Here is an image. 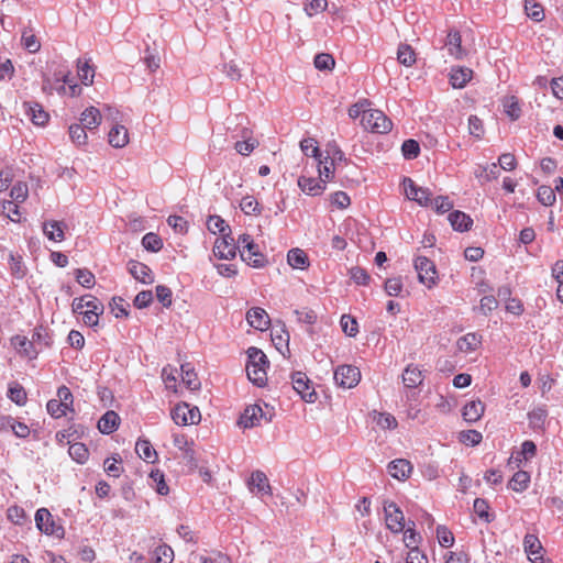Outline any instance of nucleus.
Listing matches in <instances>:
<instances>
[{
  "label": "nucleus",
  "instance_id": "f8f14e48",
  "mask_svg": "<svg viewBox=\"0 0 563 563\" xmlns=\"http://www.w3.org/2000/svg\"><path fill=\"white\" fill-rule=\"evenodd\" d=\"M334 380L343 388H353L361 380V372L353 365H340L334 371Z\"/></svg>",
  "mask_w": 563,
  "mask_h": 563
},
{
  "label": "nucleus",
  "instance_id": "cd10ccee",
  "mask_svg": "<svg viewBox=\"0 0 563 563\" xmlns=\"http://www.w3.org/2000/svg\"><path fill=\"white\" fill-rule=\"evenodd\" d=\"M120 424V417L113 410H108L98 421V429L103 434H111Z\"/></svg>",
  "mask_w": 563,
  "mask_h": 563
},
{
  "label": "nucleus",
  "instance_id": "f257e3e1",
  "mask_svg": "<svg viewBox=\"0 0 563 563\" xmlns=\"http://www.w3.org/2000/svg\"><path fill=\"white\" fill-rule=\"evenodd\" d=\"M246 374L249 379L256 386L263 387L267 383V368L269 361L265 353L252 346L247 350Z\"/></svg>",
  "mask_w": 563,
  "mask_h": 563
},
{
  "label": "nucleus",
  "instance_id": "4c0bfd02",
  "mask_svg": "<svg viewBox=\"0 0 563 563\" xmlns=\"http://www.w3.org/2000/svg\"><path fill=\"white\" fill-rule=\"evenodd\" d=\"M530 483V475L526 471H518L508 483V487L517 493L526 490Z\"/></svg>",
  "mask_w": 563,
  "mask_h": 563
},
{
  "label": "nucleus",
  "instance_id": "338daca9",
  "mask_svg": "<svg viewBox=\"0 0 563 563\" xmlns=\"http://www.w3.org/2000/svg\"><path fill=\"white\" fill-rule=\"evenodd\" d=\"M437 538L443 548H451L454 544V536L445 526H438Z\"/></svg>",
  "mask_w": 563,
  "mask_h": 563
},
{
  "label": "nucleus",
  "instance_id": "4468645a",
  "mask_svg": "<svg viewBox=\"0 0 563 563\" xmlns=\"http://www.w3.org/2000/svg\"><path fill=\"white\" fill-rule=\"evenodd\" d=\"M86 309L84 310L82 320L88 327H96L99 322V317L103 313L104 307L102 302L95 296L89 295Z\"/></svg>",
  "mask_w": 563,
  "mask_h": 563
},
{
  "label": "nucleus",
  "instance_id": "de8ad7c7",
  "mask_svg": "<svg viewBox=\"0 0 563 563\" xmlns=\"http://www.w3.org/2000/svg\"><path fill=\"white\" fill-rule=\"evenodd\" d=\"M7 517L12 523L19 526H23L25 522L29 521L25 510L16 505L8 508Z\"/></svg>",
  "mask_w": 563,
  "mask_h": 563
},
{
  "label": "nucleus",
  "instance_id": "7c9ffc66",
  "mask_svg": "<svg viewBox=\"0 0 563 563\" xmlns=\"http://www.w3.org/2000/svg\"><path fill=\"white\" fill-rule=\"evenodd\" d=\"M423 380V375L420 368L416 365H408L402 374V382L408 388L418 387Z\"/></svg>",
  "mask_w": 563,
  "mask_h": 563
},
{
  "label": "nucleus",
  "instance_id": "4d7b16f0",
  "mask_svg": "<svg viewBox=\"0 0 563 563\" xmlns=\"http://www.w3.org/2000/svg\"><path fill=\"white\" fill-rule=\"evenodd\" d=\"M459 440L461 443H463L465 445L475 446L482 442L483 435L477 430H466V431L460 432Z\"/></svg>",
  "mask_w": 563,
  "mask_h": 563
},
{
  "label": "nucleus",
  "instance_id": "a18cd8bd",
  "mask_svg": "<svg viewBox=\"0 0 563 563\" xmlns=\"http://www.w3.org/2000/svg\"><path fill=\"white\" fill-rule=\"evenodd\" d=\"M109 306L115 318H126L129 316L130 305L122 297H113Z\"/></svg>",
  "mask_w": 563,
  "mask_h": 563
},
{
  "label": "nucleus",
  "instance_id": "79ce46f5",
  "mask_svg": "<svg viewBox=\"0 0 563 563\" xmlns=\"http://www.w3.org/2000/svg\"><path fill=\"white\" fill-rule=\"evenodd\" d=\"M69 137L77 146L86 145L88 140L86 128L78 123L71 124L69 126Z\"/></svg>",
  "mask_w": 563,
  "mask_h": 563
},
{
  "label": "nucleus",
  "instance_id": "7ed1b4c3",
  "mask_svg": "<svg viewBox=\"0 0 563 563\" xmlns=\"http://www.w3.org/2000/svg\"><path fill=\"white\" fill-rule=\"evenodd\" d=\"M55 84H52L51 79H46L43 82V90L52 95L53 91H57L60 96L76 97L81 92V88L69 79V74L59 73L55 75Z\"/></svg>",
  "mask_w": 563,
  "mask_h": 563
},
{
  "label": "nucleus",
  "instance_id": "aec40b11",
  "mask_svg": "<svg viewBox=\"0 0 563 563\" xmlns=\"http://www.w3.org/2000/svg\"><path fill=\"white\" fill-rule=\"evenodd\" d=\"M129 273L142 284H153L154 274L152 269L144 263L130 261L128 264Z\"/></svg>",
  "mask_w": 563,
  "mask_h": 563
},
{
  "label": "nucleus",
  "instance_id": "e2e57ef3",
  "mask_svg": "<svg viewBox=\"0 0 563 563\" xmlns=\"http://www.w3.org/2000/svg\"><path fill=\"white\" fill-rule=\"evenodd\" d=\"M142 245L147 251L158 252L163 247V242L157 234L151 232L143 236Z\"/></svg>",
  "mask_w": 563,
  "mask_h": 563
},
{
  "label": "nucleus",
  "instance_id": "0e129e2a",
  "mask_svg": "<svg viewBox=\"0 0 563 563\" xmlns=\"http://www.w3.org/2000/svg\"><path fill=\"white\" fill-rule=\"evenodd\" d=\"M538 200L543 206H552L555 202V191L549 186H540L537 192Z\"/></svg>",
  "mask_w": 563,
  "mask_h": 563
},
{
  "label": "nucleus",
  "instance_id": "3c124183",
  "mask_svg": "<svg viewBox=\"0 0 563 563\" xmlns=\"http://www.w3.org/2000/svg\"><path fill=\"white\" fill-rule=\"evenodd\" d=\"M340 324L342 328V331L351 336L354 338L358 333V324L355 318L351 317L350 314H343L340 320Z\"/></svg>",
  "mask_w": 563,
  "mask_h": 563
},
{
  "label": "nucleus",
  "instance_id": "8fccbe9b",
  "mask_svg": "<svg viewBox=\"0 0 563 563\" xmlns=\"http://www.w3.org/2000/svg\"><path fill=\"white\" fill-rule=\"evenodd\" d=\"M150 479L152 481V486L155 487L159 495L168 494L169 488L165 483L164 474L159 470L152 471L150 473Z\"/></svg>",
  "mask_w": 563,
  "mask_h": 563
},
{
  "label": "nucleus",
  "instance_id": "f03ea898",
  "mask_svg": "<svg viewBox=\"0 0 563 563\" xmlns=\"http://www.w3.org/2000/svg\"><path fill=\"white\" fill-rule=\"evenodd\" d=\"M273 418V408L265 405V409L254 404L247 406L240 417L239 424L243 428H253L263 423H268Z\"/></svg>",
  "mask_w": 563,
  "mask_h": 563
},
{
  "label": "nucleus",
  "instance_id": "39448f33",
  "mask_svg": "<svg viewBox=\"0 0 563 563\" xmlns=\"http://www.w3.org/2000/svg\"><path fill=\"white\" fill-rule=\"evenodd\" d=\"M413 264L418 274V279L422 285L429 289L437 286L439 275L435 264L430 258L426 256H417Z\"/></svg>",
  "mask_w": 563,
  "mask_h": 563
},
{
  "label": "nucleus",
  "instance_id": "dca6fc26",
  "mask_svg": "<svg viewBox=\"0 0 563 563\" xmlns=\"http://www.w3.org/2000/svg\"><path fill=\"white\" fill-rule=\"evenodd\" d=\"M24 112L30 120L38 126H44L48 120L49 114L43 108V106L36 101H26L23 103Z\"/></svg>",
  "mask_w": 563,
  "mask_h": 563
},
{
  "label": "nucleus",
  "instance_id": "69168bd1",
  "mask_svg": "<svg viewBox=\"0 0 563 563\" xmlns=\"http://www.w3.org/2000/svg\"><path fill=\"white\" fill-rule=\"evenodd\" d=\"M240 208L245 214H258L260 203L253 196H245L240 202Z\"/></svg>",
  "mask_w": 563,
  "mask_h": 563
},
{
  "label": "nucleus",
  "instance_id": "5701e85b",
  "mask_svg": "<svg viewBox=\"0 0 563 563\" xmlns=\"http://www.w3.org/2000/svg\"><path fill=\"white\" fill-rule=\"evenodd\" d=\"M249 486L251 492H256L257 494L262 495H272V487L269 485L268 478L266 474L262 471H255L252 473Z\"/></svg>",
  "mask_w": 563,
  "mask_h": 563
},
{
  "label": "nucleus",
  "instance_id": "774afa93",
  "mask_svg": "<svg viewBox=\"0 0 563 563\" xmlns=\"http://www.w3.org/2000/svg\"><path fill=\"white\" fill-rule=\"evenodd\" d=\"M104 471L109 476L119 477L122 473L121 459L108 457L103 462Z\"/></svg>",
  "mask_w": 563,
  "mask_h": 563
},
{
  "label": "nucleus",
  "instance_id": "6e6d98bb",
  "mask_svg": "<svg viewBox=\"0 0 563 563\" xmlns=\"http://www.w3.org/2000/svg\"><path fill=\"white\" fill-rule=\"evenodd\" d=\"M207 228L210 232L213 234L222 233L227 230L230 231L229 225L225 223V221L220 216H210L207 220Z\"/></svg>",
  "mask_w": 563,
  "mask_h": 563
},
{
  "label": "nucleus",
  "instance_id": "6ab92c4d",
  "mask_svg": "<svg viewBox=\"0 0 563 563\" xmlns=\"http://www.w3.org/2000/svg\"><path fill=\"white\" fill-rule=\"evenodd\" d=\"M11 343L16 350V352L23 357L34 360L38 355L35 343L24 335L13 336L11 339Z\"/></svg>",
  "mask_w": 563,
  "mask_h": 563
},
{
  "label": "nucleus",
  "instance_id": "a211bd4d",
  "mask_svg": "<svg viewBox=\"0 0 563 563\" xmlns=\"http://www.w3.org/2000/svg\"><path fill=\"white\" fill-rule=\"evenodd\" d=\"M249 324L260 331H265L271 325V318L265 309L253 307L246 312Z\"/></svg>",
  "mask_w": 563,
  "mask_h": 563
},
{
  "label": "nucleus",
  "instance_id": "1a4fd4ad",
  "mask_svg": "<svg viewBox=\"0 0 563 563\" xmlns=\"http://www.w3.org/2000/svg\"><path fill=\"white\" fill-rule=\"evenodd\" d=\"M523 551L531 563H552L551 559L545 556V550L536 534L525 536Z\"/></svg>",
  "mask_w": 563,
  "mask_h": 563
},
{
  "label": "nucleus",
  "instance_id": "ddd939ff",
  "mask_svg": "<svg viewBox=\"0 0 563 563\" xmlns=\"http://www.w3.org/2000/svg\"><path fill=\"white\" fill-rule=\"evenodd\" d=\"M292 387L306 402H314L317 394L308 376L302 372H296L291 376Z\"/></svg>",
  "mask_w": 563,
  "mask_h": 563
},
{
  "label": "nucleus",
  "instance_id": "c756f323",
  "mask_svg": "<svg viewBox=\"0 0 563 563\" xmlns=\"http://www.w3.org/2000/svg\"><path fill=\"white\" fill-rule=\"evenodd\" d=\"M287 262L295 269H307L310 265L307 253L298 247L288 251Z\"/></svg>",
  "mask_w": 563,
  "mask_h": 563
},
{
  "label": "nucleus",
  "instance_id": "603ef678",
  "mask_svg": "<svg viewBox=\"0 0 563 563\" xmlns=\"http://www.w3.org/2000/svg\"><path fill=\"white\" fill-rule=\"evenodd\" d=\"M75 277L78 284L88 289L92 288L96 284L95 275L86 268L76 269Z\"/></svg>",
  "mask_w": 563,
  "mask_h": 563
},
{
  "label": "nucleus",
  "instance_id": "c03bdc74",
  "mask_svg": "<svg viewBox=\"0 0 563 563\" xmlns=\"http://www.w3.org/2000/svg\"><path fill=\"white\" fill-rule=\"evenodd\" d=\"M70 457L77 463L84 464L89 457V451L84 443H73L68 449Z\"/></svg>",
  "mask_w": 563,
  "mask_h": 563
},
{
  "label": "nucleus",
  "instance_id": "ea45409f",
  "mask_svg": "<svg viewBox=\"0 0 563 563\" xmlns=\"http://www.w3.org/2000/svg\"><path fill=\"white\" fill-rule=\"evenodd\" d=\"M397 59L406 67H411L416 63V53L408 44H400L397 51Z\"/></svg>",
  "mask_w": 563,
  "mask_h": 563
},
{
  "label": "nucleus",
  "instance_id": "37998d69",
  "mask_svg": "<svg viewBox=\"0 0 563 563\" xmlns=\"http://www.w3.org/2000/svg\"><path fill=\"white\" fill-rule=\"evenodd\" d=\"M415 522H410V525L408 526V528L405 530L404 529V542H405V545L410 550H419L418 549V544L421 540V537L419 536V533L416 532L415 530Z\"/></svg>",
  "mask_w": 563,
  "mask_h": 563
},
{
  "label": "nucleus",
  "instance_id": "49530a36",
  "mask_svg": "<svg viewBox=\"0 0 563 563\" xmlns=\"http://www.w3.org/2000/svg\"><path fill=\"white\" fill-rule=\"evenodd\" d=\"M374 420L376 424L383 430H391L397 427L396 418L388 412H374Z\"/></svg>",
  "mask_w": 563,
  "mask_h": 563
},
{
  "label": "nucleus",
  "instance_id": "412c9836",
  "mask_svg": "<svg viewBox=\"0 0 563 563\" xmlns=\"http://www.w3.org/2000/svg\"><path fill=\"white\" fill-rule=\"evenodd\" d=\"M412 464L406 459H397L388 464V473L398 481L409 478L412 473Z\"/></svg>",
  "mask_w": 563,
  "mask_h": 563
},
{
  "label": "nucleus",
  "instance_id": "680f3d73",
  "mask_svg": "<svg viewBox=\"0 0 563 563\" xmlns=\"http://www.w3.org/2000/svg\"><path fill=\"white\" fill-rule=\"evenodd\" d=\"M313 64L319 70H331L335 65V60L332 55L320 53L316 55Z\"/></svg>",
  "mask_w": 563,
  "mask_h": 563
},
{
  "label": "nucleus",
  "instance_id": "e433bc0d",
  "mask_svg": "<svg viewBox=\"0 0 563 563\" xmlns=\"http://www.w3.org/2000/svg\"><path fill=\"white\" fill-rule=\"evenodd\" d=\"M181 383L190 390H197L200 387V380L188 363L181 365Z\"/></svg>",
  "mask_w": 563,
  "mask_h": 563
},
{
  "label": "nucleus",
  "instance_id": "a878e982",
  "mask_svg": "<svg viewBox=\"0 0 563 563\" xmlns=\"http://www.w3.org/2000/svg\"><path fill=\"white\" fill-rule=\"evenodd\" d=\"M66 228L67 225L62 221H45L43 223V233L51 241L62 242L65 239Z\"/></svg>",
  "mask_w": 563,
  "mask_h": 563
},
{
  "label": "nucleus",
  "instance_id": "58836bf2",
  "mask_svg": "<svg viewBox=\"0 0 563 563\" xmlns=\"http://www.w3.org/2000/svg\"><path fill=\"white\" fill-rule=\"evenodd\" d=\"M153 563H173L174 551L167 544H161L155 548L152 556Z\"/></svg>",
  "mask_w": 563,
  "mask_h": 563
},
{
  "label": "nucleus",
  "instance_id": "b1692460",
  "mask_svg": "<svg viewBox=\"0 0 563 563\" xmlns=\"http://www.w3.org/2000/svg\"><path fill=\"white\" fill-rule=\"evenodd\" d=\"M445 46L449 54L455 59H462L466 56V49L462 46V37L459 31L449 32Z\"/></svg>",
  "mask_w": 563,
  "mask_h": 563
},
{
  "label": "nucleus",
  "instance_id": "13d9d810",
  "mask_svg": "<svg viewBox=\"0 0 563 563\" xmlns=\"http://www.w3.org/2000/svg\"><path fill=\"white\" fill-rule=\"evenodd\" d=\"M78 76L84 85L89 86L93 82L95 69L89 65L88 62H79Z\"/></svg>",
  "mask_w": 563,
  "mask_h": 563
},
{
  "label": "nucleus",
  "instance_id": "9b49d317",
  "mask_svg": "<svg viewBox=\"0 0 563 563\" xmlns=\"http://www.w3.org/2000/svg\"><path fill=\"white\" fill-rule=\"evenodd\" d=\"M342 157H343V152L338 146H334L332 157L329 155L322 157V155H321L320 157L316 158L317 165H318L319 178L321 180H323L325 184L329 181H332L334 179V174H335L334 159L335 158L342 159Z\"/></svg>",
  "mask_w": 563,
  "mask_h": 563
},
{
  "label": "nucleus",
  "instance_id": "9d476101",
  "mask_svg": "<svg viewBox=\"0 0 563 563\" xmlns=\"http://www.w3.org/2000/svg\"><path fill=\"white\" fill-rule=\"evenodd\" d=\"M404 191L409 200L422 207L432 205V194L429 188L418 186L411 178L406 177L402 181Z\"/></svg>",
  "mask_w": 563,
  "mask_h": 563
},
{
  "label": "nucleus",
  "instance_id": "bf43d9fd",
  "mask_svg": "<svg viewBox=\"0 0 563 563\" xmlns=\"http://www.w3.org/2000/svg\"><path fill=\"white\" fill-rule=\"evenodd\" d=\"M401 152L406 159H413L420 154V145L416 140H406L401 145Z\"/></svg>",
  "mask_w": 563,
  "mask_h": 563
},
{
  "label": "nucleus",
  "instance_id": "c85d7f7f",
  "mask_svg": "<svg viewBox=\"0 0 563 563\" xmlns=\"http://www.w3.org/2000/svg\"><path fill=\"white\" fill-rule=\"evenodd\" d=\"M102 122V115L96 107H88L80 114V124L89 130L97 129Z\"/></svg>",
  "mask_w": 563,
  "mask_h": 563
},
{
  "label": "nucleus",
  "instance_id": "393cba45",
  "mask_svg": "<svg viewBox=\"0 0 563 563\" xmlns=\"http://www.w3.org/2000/svg\"><path fill=\"white\" fill-rule=\"evenodd\" d=\"M109 144L115 148H122L129 144V131L122 124H115L108 134Z\"/></svg>",
  "mask_w": 563,
  "mask_h": 563
},
{
  "label": "nucleus",
  "instance_id": "f704fd0d",
  "mask_svg": "<svg viewBox=\"0 0 563 563\" xmlns=\"http://www.w3.org/2000/svg\"><path fill=\"white\" fill-rule=\"evenodd\" d=\"M30 340L35 343L36 350L38 353H41L43 350L49 347L52 344V339H51L48 331L45 328H43L42 325L36 327L33 330V333H32V336Z\"/></svg>",
  "mask_w": 563,
  "mask_h": 563
},
{
  "label": "nucleus",
  "instance_id": "a19ab883",
  "mask_svg": "<svg viewBox=\"0 0 563 563\" xmlns=\"http://www.w3.org/2000/svg\"><path fill=\"white\" fill-rule=\"evenodd\" d=\"M552 277L558 283L556 298L563 303V261H556L551 269Z\"/></svg>",
  "mask_w": 563,
  "mask_h": 563
},
{
  "label": "nucleus",
  "instance_id": "09e8293b",
  "mask_svg": "<svg viewBox=\"0 0 563 563\" xmlns=\"http://www.w3.org/2000/svg\"><path fill=\"white\" fill-rule=\"evenodd\" d=\"M300 148H301L302 153L307 156H311L313 158H318L321 156V152H320L318 142L313 137L303 139L300 142Z\"/></svg>",
  "mask_w": 563,
  "mask_h": 563
},
{
  "label": "nucleus",
  "instance_id": "6e6552de",
  "mask_svg": "<svg viewBox=\"0 0 563 563\" xmlns=\"http://www.w3.org/2000/svg\"><path fill=\"white\" fill-rule=\"evenodd\" d=\"M385 523L393 533H400L406 527L405 515L395 501H384Z\"/></svg>",
  "mask_w": 563,
  "mask_h": 563
},
{
  "label": "nucleus",
  "instance_id": "052dcab7",
  "mask_svg": "<svg viewBox=\"0 0 563 563\" xmlns=\"http://www.w3.org/2000/svg\"><path fill=\"white\" fill-rule=\"evenodd\" d=\"M8 397L19 406L24 405L27 399L25 389L19 384L10 386Z\"/></svg>",
  "mask_w": 563,
  "mask_h": 563
},
{
  "label": "nucleus",
  "instance_id": "0eeeda50",
  "mask_svg": "<svg viewBox=\"0 0 563 563\" xmlns=\"http://www.w3.org/2000/svg\"><path fill=\"white\" fill-rule=\"evenodd\" d=\"M35 523L36 528L47 536H53L56 538L64 537V528L55 522L52 514L46 508L37 509L35 512Z\"/></svg>",
  "mask_w": 563,
  "mask_h": 563
},
{
  "label": "nucleus",
  "instance_id": "bb28decb",
  "mask_svg": "<svg viewBox=\"0 0 563 563\" xmlns=\"http://www.w3.org/2000/svg\"><path fill=\"white\" fill-rule=\"evenodd\" d=\"M473 77V70L468 67L456 66L451 69L450 82L454 88H464Z\"/></svg>",
  "mask_w": 563,
  "mask_h": 563
},
{
  "label": "nucleus",
  "instance_id": "c9c22d12",
  "mask_svg": "<svg viewBox=\"0 0 563 563\" xmlns=\"http://www.w3.org/2000/svg\"><path fill=\"white\" fill-rule=\"evenodd\" d=\"M135 452L147 463H154L157 460V453L148 440H139L135 444Z\"/></svg>",
  "mask_w": 563,
  "mask_h": 563
},
{
  "label": "nucleus",
  "instance_id": "f3484780",
  "mask_svg": "<svg viewBox=\"0 0 563 563\" xmlns=\"http://www.w3.org/2000/svg\"><path fill=\"white\" fill-rule=\"evenodd\" d=\"M298 187L300 190L308 196H320L327 189V184L320 178L307 177L305 175L298 178Z\"/></svg>",
  "mask_w": 563,
  "mask_h": 563
},
{
  "label": "nucleus",
  "instance_id": "864d4df0",
  "mask_svg": "<svg viewBox=\"0 0 563 563\" xmlns=\"http://www.w3.org/2000/svg\"><path fill=\"white\" fill-rule=\"evenodd\" d=\"M9 266L11 274L16 278H23L25 276V266L22 262V257L20 255L10 254L9 255Z\"/></svg>",
  "mask_w": 563,
  "mask_h": 563
},
{
  "label": "nucleus",
  "instance_id": "4be33fe9",
  "mask_svg": "<svg viewBox=\"0 0 563 563\" xmlns=\"http://www.w3.org/2000/svg\"><path fill=\"white\" fill-rule=\"evenodd\" d=\"M485 412V404L479 400H471L466 402L462 409V417L468 423L477 422Z\"/></svg>",
  "mask_w": 563,
  "mask_h": 563
},
{
  "label": "nucleus",
  "instance_id": "72a5a7b5",
  "mask_svg": "<svg viewBox=\"0 0 563 563\" xmlns=\"http://www.w3.org/2000/svg\"><path fill=\"white\" fill-rule=\"evenodd\" d=\"M241 257L249 265L256 268L263 267L267 262L265 255L260 252L257 244L256 249H245L241 251Z\"/></svg>",
  "mask_w": 563,
  "mask_h": 563
},
{
  "label": "nucleus",
  "instance_id": "473e14b6",
  "mask_svg": "<svg viewBox=\"0 0 563 563\" xmlns=\"http://www.w3.org/2000/svg\"><path fill=\"white\" fill-rule=\"evenodd\" d=\"M481 342V336L476 333H466L457 340L456 346L459 351L467 354L476 351Z\"/></svg>",
  "mask_w": 563,
  "mask_h": 563
},
{
  "label": "nucleus",
  "instance_id": "5fc2aeb1",
  "mask_svg": "<svg viewBox=\"0 0 563 563\" xmlns=\"http://www.w3.org/2000/svg\"><path fill=\"white\" fill-rule=\"evenodd\" d=\"M525 10L527 15L537 22L542 21L544 18L542 5L532 0H526Z\"/></svg>",
  "mask_w": 563,
  "mask_h": 563
},
{
  "label": "nucleus",
  "instance_id": "2f4dec72",
  "mask_svg": "<svg viewBox=\"0 0 563 563\" xmlns=\"http://www.w3.org/2000/svg\"><path fill=\"white\" fill-rule=\"evenodd\" d=\"M449 221L456 231H468L473 224V220L468 214L462 211H453L449 214Z\"/></svg>",
  "mask_w": 563,
  "mask_h": 563
},
{
  "label": "nucleus",
  "instance_id": "20e7f679",
  "mask_svg": "<svg viewBox=\"0 0 563 563\" xmlns=\"http://www.w3.org/2000/svg\"><path fill=\"white\" fill-rule=\"evenodd\" d=\"M365 130L373 133H387L391 130L393 123L380 110L371 109L363 114L361 120Z\"/></svg>",
  "mask_w": 563,
  "mask_h": 563
},
{
  "label": "nucleus",
  "instance_id": "2eb2a0df",
  "mask_svg": "<svg viewBox=\"0 0 563 563\" xmlns=\"http://www.w3.org/2000/svg\"><path fill=\"white\" fill-rule=\"evenodd\" d=\"M213 253L221 260H232L236 255V245L229 234H223L214 242Z\"/></svg>",
  "mask_w": 563,
  "mask_h": 563
},
{
  "label": "nucleus",
  "instance_id": "423d86ee",
  "mask_svg": "<svg viewBox=\"0 0 563 563\" xmlns=\"http://www.w3.org/2000/svg\"><path fill=\"white\" fill-rule=\"evenodd\" d=\"M172 418L178 426H191L200 422L201 413L198 407L180 402L173 408Z\"/></svg>",
  "mask_w": 563,
  "mask_h": 563
}]
</instances>
